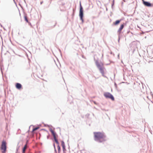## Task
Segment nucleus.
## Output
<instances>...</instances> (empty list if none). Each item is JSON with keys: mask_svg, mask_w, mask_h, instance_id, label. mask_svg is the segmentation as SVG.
<instances>
[{"mask_svg": "<svg viewBox=\"0 0 153 153\" xmlns=\"http://www.w3.org/2000/svg\"><path fill=\"white\" fill-rule=\"evenodd\" d=\"M50 131L51 133L53 136L54 139V140L56 143L58 145L57 146V148L58 150L59 153V152L60 150V146H59V142L57 140V139L56 138V133L52 129H51L50 130Z\"/></svg>", "mask_w": 153, "mask_h": 153, "instance_id": "nucleus-2", "label": "nucleus"}, {"mask_svg": "<svg viewBox=\"0 0 153 153\" xmlns=\"http://www.w3.org/2000/svg\"><path fill=\"white\" fill-rule=\"evenodd\" d=\"M40 3H41V4H42V2H41Z\"/></svg>", "mask_w": 153, "mask_h": 153, "instance_id": "nucleus-19", "label": "nucleus"}, {"mask_svg": "<svg viewBox=\"0 0 153 153\" xmlns=\"http://www.w3.org/2000/svg\"><path fill=\"white\" fill-rule=\"evenodd\" d=\"M38 128H34L33 129V131H36V130Z\"/></svg>", "mask_w": 153, "mask_h": 153, "instance_id": "nucleus-18", "label": "nucleus"}, {"mask_svg": "<svg viewBox=\"0 0 153 153\" xmlns=\"http://www.w3.org/2000/svg\"><path fill=\"white\" fill-rule=\"evenodd\" d=\"M6 143L4 140H3L2 142L1 145V150L2 153H5L6 150Z\"/></svg>", "mask_w": 153, "mask_h": 153, "instance_id": "nucleus-3", "label": "nucleus"}, {"mask_svg": "<svg viewBox=\"0 0 153 153\" xmlns=\"http://www.w3.org/2000/svg\"><path fill=\"white\" fill-rule=\"evenodd\" d=\"M96 65L99 69H100V68H101L104 67L103 63H101L100 64L97 62H96Z\"/></svg>", "mask_w": 153, "mask_h": 153, "instance_id": "nucleus-8", "label": "nucleus"}, {"mask_svg": "<svg viewBox=\"0 0 153 153\" xmlns=\"http://www.w3.org/2000/svg\"><path fill=\"white\" fill-rule=\"evenodd\" d=\"M27 144H26L24 147L23 148V151H22V153H25V150H26L27 148Z\"/></svg>", "mask_w": 153, "mask_h": 153, "instance_id": "nucleus-13", "label": "nucleus"}, {"mask_svg": "<svg viewBox=\"0 0 153 153\" xmlns=\"http://www.w3.org/2000/svg\"><path fill=\"white\" fill-rule=\"evenodd\" d=\"M124 27V25L123 24L119 28L118 31L120 33L121 31L123 29Z\"/></svg>", "mask_w": 153, "mask_h": 153, "instance_id": "nucleus-11", "label": "nucleus"}, {"mask_svg": "<svg viewBox=\"0 0 153 153\" xmlns=\"http://www.w3.org/2000/svg\"><path fill=\"white\" fill-rule=\"evenodd\" d=\"M63 151L64 152V153H65V152L66 151V149H65V146H64L62 147Z\"/></svg>", "mask_w": 153, "mask_h": 153, "instance_id": "nucleus-16", "label": "nucleus"}, {"mask_svg": "<svg viewBox=\"0 0 153 153\" xmlns=\"http://www.w3.org/2000/svg\"><path fill=\"white\" fill-rule=\"evenodd\" d=\"M61 145L62 146V147L65 146V143L63 141H61Z\"/></svg>", "mask_w": 153, "mask_h": 153, "instance_id": "nucleus-15", "label": "nucleus"}, {"mask_svg": "<svg viewBox=\"0 0 153 153\" xmlns=\"http://www.w3.org/2000/svg\"><path fill=\"white\" fill-rule=\"evenodd\" d=\"M94 140L100 143L105 140V136L103 133L100 132H94Z\"/></svg>", "mask_w": 153, "mask_h": 153, "instance_id": "nucleus-1", "label": "nucleus"}, {"mask_svg": "<svg viewBox=\"0 0 153 153\" xmlns=\"http://www.w3.org/2000/svg\"><path fill=\"white\" fill-rule=\"evenodd\" d=\"M104 96L106 98L110 99L112 100H114V98L113 95L109 92H105L104 94Z\"/></svg>", "mask_w": 153, "mask_h": 153, "instance_id": "nucleus-4", "label": "nucleus"}, {"mask_svg": "<svg viewBox=\"0 0 153 153\" xmlns=\"http://www.w3.org/2000/svg\"><path fill=\"white\" fill-rule=\"evenodd\" d=\"M96 65L99 69H100V68H101L104 67L103 63H101L100 64L97 62H96Z\"/></svg>", "mask_w": 153, "mask_h": 153, "instance_id": "nucleus-7", "label": "nucleus"}, {"mask_svg": "<svg viewBox=\"0 0 153 153\" xmlns=\"http://www.w3.org/2000/svg\"><path fill=\"white\" fill-rule=\"evenodd\" d=\"M121 21V20H117L114 23V24L115 25H116L119 24Z\"/></svg>", "mask_w": 153, "mask_h": 153, "instance_id": "nucleus-12", "label": "nucleus"}, {"mask_svg": "<svg viewBox=\"0 0 153 153\" xmlns=\"http://www.w3.org/2000/svg\"><path fill=\"white\" fill-rule=\"evenodd\" d=\"M53 146H54V148L55 151V153H57L56 150V149L55 146V145L54 144H53Z\"/></svg>", "mask_w": 153, "mask_h": 153, "instance_id": "nucleus-17", "label": "nucleus"}, {"mask_svg": "<svg viewBox=\"0 0 153 153\" xmlns=\"http://www.w3.org/2000/svg\"><path fill=\"white\" fill-rule=\"evenodd\" d=\"M80 9L79 10V16L81 20L82 21V22H83V10L82 7L81 6V3H80Z\"/></svg>", "mask_w": 153, "mask_h": 153, "instance_id": "nucleus-5", "label": "nucleus"}, {"mask_svg": "<svg viewBox=\"0 0 153 153\" xmlns=\"http://www.w3.org/2000/svg\"><path fill=\"white\" fill-rule=\"evenodd\" d=\"M143 2V4L146 6L148 7H151L153 6V4L150 3L146 1H144V0H142Z\"/></svg>", "mask_w": 153, "mask_h": 153, "instance_id": "nucleus-6", "label": "nucleus"}, {"mask_svg": "<svg viewBox=\"0 0 153 153\" xmlns=\"http://www.w3.org/2000/svg\"><path fill=\"white\" fill-rule=\"evenodd\" d=\"M104 67H103L102 68H100V69H99L100 72L102 74V75L103 76H104Z\"/></svg>", "mask_w": 153, "mask_h": 153, "instance_id": "nucleus-9", "label": "nucleus"}, {"mask_svg": "<svg viewBox=\"0 0 153 153\" xmlns=\"http://www.w3.org/2000/svg\"><path fill=\"white\" fill-rule=\"evenodd\" d=\"M24 18L25 20L27 22H28V19L27 18V16L26 15H25L24 16Z\"/></svg>", "mask_w": 153, "mask_h": 153, "instance_id": "nucleus-14", "label": "nucleus"}, {"mask_svg": "<svg viewBox=\"0 0 153 153\" xmlns=\"http://www.w3.org/2000/svg\"><path fill=\"white\" fill-rule=\"evenodd\" d=\"M16 88L18 89H20L22 88V86L19 83H16Z\"/></svg>", "mask_w": 153, "mask_h": 153, "instance_id": "nucleus-10", "label": "nucleus"}]
</instances>
